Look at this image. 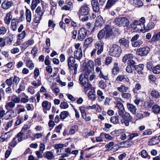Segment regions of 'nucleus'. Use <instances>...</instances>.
<instances>
[{
	"label": "nucleus",
	"mask_w": 160,
	"mask_h": 160,
	"mask_svg": "<svg viewBox=\"0 0 160 160\" xmlns=\"http://www.w3.org/2000/svg\"><path fill=\"white\" fill-rule=\"evenodd\" d=\"M19 78L15 76L13 77H11L6 80L7 84L9 86L6 89V92L7 93L12 92V89L11 88L12 85V88L13 90L16 89L18 84L19 82Z\"/></svg>",
	"instance_id": "f257e3e1"
},
{
	"label": "nucleus",
	"mask_w": 160,
	"mask_h": 160,
	"mask_svg": "<svg viewBox=\"0 0 160 160\" xmlns=\"http://www.w3.org/2000/svg\"><path fill=\"white\" fill-rule=\"evenodd\" d=\"M114 22L116 25L119 27H128L129 24L128 19L125 17H117L115 18Z\"/></svg>",
	"instance_id": "f03ea898"
},
{
	"label": "nucleus",
	"mask_w": 160,
	"mask_h": 160,
	"mask_svg": "<svg viewBox=\"0 0 160 160\" xmlns=\"http://www.w3.org/2000/svg\"><path fill=\"white\" fill-rule=\"evenodd\" d=\"M131 26L133 28L134 31L136 32H141L145 29L144 24L140 23V22L137 20H135L132 22Z\"/></svg>",
	"instance_id": "7ed1b4c3"
},
{
	"label": "nucleus",
	"mask_w": 160,
	"mask_h": 160,
	"mask_svg": "<svg viewBox=\"0 0 160 160\" xmlns=\"http://www.w3.org/2000/svg\"><path fill=\"white\" fill-rule=\"evenodd\" d=\"M121 52V48L116 44H114L109 49V52L111 56L118 57Z\"/></svg>",
	"instance_id": "20e7f679"
},
{
	"label": "nucleus",
	"mask_w": 160,
	"mask_h": 160,
	"mask_svg": "<svg viewBox=\"0 0 160 160\" xmlns=\"http://www.w3.org/2000/svg\"><path fill=\"white\" fill-rule=\"evenodd\" d=\"M79 80L80 84L84 87V92H86L91 88V85L88 82V80L83 78L82 75L80 76Z\"/></svg>",
	"instance_id": "39448f33"
},
{
	"label": "nucleus",
	"mask_w": 160,
	"mask_h": 160,
	"mask_svg": "<svg viewBox=\"0 0 160 160\" xmlns=\"http://www.w3.org/2000/svg\"><path fill=\"white\" fill-rule=\"evenodd\" d=\"M122 116H120L123 119L122 120L121 122L122 124L128 126L129 125V122L132 121V118L128 112H126Z\"/></svg>",
	"instance_id": "423d86ee"
},
{
	"label": "nucleus",
	"mask_w": 160,
	"mask_h": 160,
	"mask_svg": "<svg viewBox=\"0 0 160 160\" xmlns=\"http://www.w3.org/2000/svg\"><path fill=\"white\" fill-rule=\"evenodd\" d=\"M150 50V48L148 46L140 48L137 49L136 53L139 56H145L148 53Z\"/></svg>",
	"instance_id": "0eeeda50"
},
{
	"label": "nucleus",
	"mask_w": 160,
	"mask_h": 160,
	"mask_svg": "<svg viewBox=\"0 0 160 160\" xmlns=\"http://www.w3.org/2000/svg\"><path fill=\"white\" fill-rule=\"evenodd\" d=\"M87 34V30L84 28H81L78 31V38L79 40L82 41L86 37Z\"/></svg>",
	"instance_id": "6e6552de"
},
{
	"label": "nucleus",
	"mask_w": 160,
	"mask_h": 160,
	"mask_svg": "<svg viewBox=\"0 0 160 160\" xmlns=\"http://www.w3.org/2000/svg\"><path fill=\"white\" fill-rule=\"evenodd\" d=\"M116 107H117L118 111V112L120 116H122L126 112H125V109L123 104L120 102H117Z\"/></svg>",
	"instance_id": "1a4fd4ad"
},
{
	"label": "nucleus",
	"mask_w": 160,
	"mask_h": 160,
	"mask_svg": "<svg viewBox=\"0 0 160 160\" xmlns=\"http://www.w3.org/2000/svg\"><path fill=\"white\" fill-rule=\"evenodd\" d=\"M89 8L86 5L82 6L80 8L79 13L80 16L87 15L89 13Z\"/></svg>",
	"instance_id": "9d476101"
},
{
	"label": "nucleus",
	"mask_w": 160,
	"mask_h": 160,
	"mask_svg": "<svg viewBox=\"0 0 160 160\" xmlns=\"http://www.w3.org/2000/svg\"><path fill=\"white\" fill-rule=\"evenodd\" d=\"M104 43L101 41L97 42L95 44V49H98L97 54L100 55L103 51Z\"/></svg>",
	"instance_id": "9b49d317"
},
{
	"label": "nucleus",
	"mask_w": 160,
	"mask_h": 160,
	"mask_svg": "<svg viewBox=\"0 0 160 160\" xmlns=\"http://www.w3.org/2000/svg\"><path fill=\"white\" fill-rule=\"evenodd\" d=\"M134 143L131 140L127 139V140L118 143V146L121 148H128L130 147Z\"/></svg>",
	"instance_id": "f8f14e48"
},
{
	"label": "nucleus",
	"mask_w": 160,
	"mask_h": 160,
	"mask_svg": "<svg viewBox=\"0 0 160 160\" xmlns=\"http://www.w3.org/2000/svg\"><path fill=\"white\" fill-rule=\"evenodd\" d=\"M105 32V38H108L110 37L113 34L111 27L108 25H106L104 28Z\"/></svg>",
	"instance_id": "ddd939ff"
},
{
	"label": "nucleus",
	"mask_w": 160,
	"mask_h": 160,
	"mask_svg": "<svg viewBox=\"0 0 160 160\" xmlns=\"http://www.w3.org/2000/svg\"><path fill=\"white\" fill-rule=\"evenodd\" d=\"M85 70L88 74L94 70V63L92 61L90 60L87 63Z\"/></svg>",
	"instance_id": "4468645a"
},
{
	"label": "nucleus",
	"mask_w": 160,
	"mask_h": 160,
	"mask_svg": "<svg viewBox=\"0 0 160 160\" xmlns=\"http://www.w3.org/2000/svg\"><path fill=\"white\" fill-rule=\"evenodd\" d=\"M91 4L93 10L95 12H98L99 11V6L98 0H92Z\"/></svg>",
	"instance_id": "2eb2a0df"
},
{
	"label": "nucleus",
	"mask_w": 160,
	"mask_h": 160,
	"mask_svg": "<svg viewBox=\"0 0 160 160\" xmlns=\"http://www.w3.org/2000/svg\"><path fill=\"white\" fill-rule=\"evenodd\" d=\"M52 151L54 152V150H52V151H46L43 154L44 157L48 159H52L54 158V155Z\"/></svg>",
	"instance_id": "dca6fc26"
},
{
	"label": "nucleus",
	"mask_w": 160,
	"mask_h": 160,
	"mask_svg": "<svg viewBox=\"0 0 160 160\" xmlns=\"http://www.w3.org/2000/svg\"><path fill=\"white\" fill-rule=\"evenodd\" d=\"M118 42L121 46L123 45L127 48L129 47V42L128 40L124 38H122L120 39Z\"/></svg>",
	"instance_id": "f3484780"
},
{
	"label": "nucleus",
	"mask_w": 160,
	"mask_h": 160,
	"mask_svg": "<svg viewBox=\"0 0 160 160\" xmlns=\"http://www.w3.org/2000/svg\"><path fill=\"white\" fill-rule=\"evenodd\" d=\"M12 4V3L11 2L5 0L2 4V8L4 9H7L10 8Z\"/></svg>",
	"instance_id": "a211bd4d"
},
{
	"label": "nucleus",
	"mask_w": 160,
	"mask_h": 160,
	"mask_svg": "<svg viewBox=\"0 0 160 160\" xmlns=\"http://www.w3.org/2000/svg\"><path fill=\"white\" fill-rule=\"evenodd\" d=\"M74 58L78 59L80 60L82 57V52L81 49L79 48L74 52Z\"/></svg>",
	"instance_id": "6ab92c4d"
},
{
	"label": "nucleus",
	"mask_w": 160,
	"mask_h": 160,
	"mask_svg": "<svg viewBox=\"0 0 160 160\" xmlns=\"http://www.w3.org/2000/svg\"><path fill=\"white\" fill-rule=\"evenodd\" d=\"M145 94L143 92H142L138 94V96L137 99L134 100V102L136 104L138 105L140 101H142L144 99V97L145 96Z\"/></svg>",
	"instance_id": "aec40b11"
},
{
	"label": "nucleus",
	"mask_w": 160,
	"mask_h": 160,
	"mask_svg": "<svg viewBox=\"0 0 160 160\" xmlns=\"http://www.w3.org/2000/svg\"><path fill=\"white\" fill-rule=\"evenodd\" d=\"M42 106L43 110H49L51 108V103L47 101H43L42 103Z\"/></svg>",
	"instance_id": "412c9836"
},
{
	"label": "nucleus",
	"mask_w": 160,
	"mask_h": 160,
	"mask_svg": "<svg viewBox=\"0 0 160 160\" xmlns=\"http://www.w3.org/2000/svg\"><path fill=\"white\" fill-rule=\"evenodd\" d=\"M127 107L128 110L133 114H136L137 110L136 108L133 105L129 103H127Z\"/></svg>",
	"instance_id": "4be33fe9"
},
{
	"label": "nucleus",
	"mask_w": 160,
	"mask_h": 160,
	"mask_svg": "<svg viewBox=\"0 0 160 160\" xmlns=\"http://www.w3.org/2000/svg\"><path fill=\"white\" fill-rule=\"evenodd\" d=\"M114 67L112 70V73L114 75H117L120 71V68L118 67V63L115 62L113 64Z\"/></svg>",
	"instance_id": "5701e85b"
},
{
	"label": "nucleus",
	"mask_w": 160,
	"mask_h": 160,
	"mask_svg": "<svg viewBox=\"0 0 160 160\" xmlns=\"http://www.w3.org/2000/svg\"><path fill=\"white\" fill-rule=\"evenodd\" d=\"M144 66V64H141L138 65H137L135 69L136 70L138 74L142 75L143 74V72L142 71L143 69Z\"/></svg>",
	"instance_id": "b1692460"
},
{
	"label": "nucleus",
	"mask_w": 160,
	"mask_h": 160,
	"mask_svg": "<svg viewBox=\"0 0 160 160\" xmlns=\"http://www.w3.org/2000/svg\"><path fill=\"white\" fill-rule=\"evenodd\" d=\"M18 22V21L15 19H12L11 22V28L13 31H16L17 28Z\"/></svg>",
	"instance_id": "393cba45"
},
{
	"label": "nucleus",
	"mask_w": 160,
	"mask_h": 160,
	"mask_svg": "<svg viewBox=\"0 0 160 160\" xmlns=\"http://www.w3.org/2000/svg\"><path fill=\"white\" fill-rule=\"evenodd\" d=\"M15 105V103L12 101L6 103L5 107L7 110L10 111L14 108Z\"/></svg>",
	"instance_id": "a878e982"
},
{
	"label": "nucleus",
	"mask_w": 160,
	"mask_h": 160,
	"mask_svg": "<svg viewBox=\"0 0 160 160\" xmlns=\"http://www.w3.org/2000/svg\"><path fill=\"white\" fill-rule=\"evenodd\" d=\"M11 136L9 132H8L2 134L0 138L2 140V142H3L9 138Z\"/></svg>",
	"instance_id": "bb28decb"
},
{
	"label": "nucleus",
	"mask_w": 160,
	"mask_h": 160,
	"mask_svg": "<svg viewBox=\"0 0 160 160\" xmlns=\"http://www.w3.org/2000/svg\"><path fill=\"white\" fill-rule=\"evenodd\" d=\"M75 58L72 56H70L68 59V67L70 68L73 67V65L75 62Z\"/></svg>",
	"instance_id": "cd10ccee"
},
{
	"label": "nucleus",
	"mask_w": 160,
	"mask_h": 160,
	"mask_svg": "<svg viewBox=\"0 0 160 160\" xmlns=\"http://www.w3.org/2000/svg\"><path fill=\"white\" fill-rule=\"evenodd\" d=\"M104 23L103 19L100 16H98L96 18L95 25L96 26H101Z\"/></svg>",
	"instance_id": "c85d7f7f"
},
{
	"label": "nucleus",
	"mask_w": 160,
	"mask_h": 160,
	"mask_svg": "<svg viewBox=\"0 0 160 160\" xmlns=\"http://www.w3.org/2000/svg\"><path fill=\"white\" fill-rule=\"evenodd\" d=\"M72 3L71 2H68L62 8V9L65 10H69L72 9Z\"/></svg>",
	"instance_id": "c756f323"
},
{
	"label": "nucleus",
	"mask_w": 160,
	"mask_h": 160,
	"mask_svg": "<svg viewBox=\"0 0 160 160\" xmlns=\"http://www.w3.org/2000/svg\"><path fill=\"white\" fill-rule=\"evenodd\" d=\"M133 55L131 53H129L125 54L123 57L122 61L124 63H125L127 61L129 60H131L133 57Z\"/></svg>",
	"instance_id": "7c9ffc66"
},
{
	"label": "nucleus",
	"mask_w": 160,
	"mask_h": 160,
	"mask_svg": "<svg viewBox=\"0 0 160 160\" xmlns=\"http://www.w3.org/2000/svg\"><path fill=\"white\" fill-rule=\"evenodd\" d=\"M143 41L141 39H138L131 43L132 46L134 47H139L143 44Z\"/></svg>",
	"instance_id": "2f4dec72"
},
{
	"label": "nucleus",
	"mask_w": 160,
	"mask_h": 160,
	"mask_svg": "<svg viewBox=\"0 0 160 160\" xmlns=\"http://www.w3.org/2000/svg\"><path fill=\"white\" fill-rule=\"evenodd\" d=\"M26 16L27 21L30 22L31 20L32 13L30 10L28 9H26Z\"/></svg>",
	"instance_id": "473e14b6"
},
{
	"label": "nucleus",
	"mask_w": 160,
	"mask_h": 160,
	"mask_svg": "<svg viewBox=\"0 0 160 160\" xmlns=\"http://www.w3.org/2000/svg\"><path fill=\"white\" fill-rule=\"evenodd\" d=\"M117 1V0H108L105 8L108 9L110 8Z\"/></svg>",
	"instance_id": "72a5a7b5"
},
{
	"label": "nucleus",
	"mask_w": 160,
	"mask_h": 160,
	"mask_svg": "<svg viewBox=\"0 0 160 160\" xmlns=\"http://www.w3.org/2000/svg\"><path fill=\"white\" fill-rule=\"evenodd\" d=\"M26 66L30 70L33 69L34 67V65L32 61L31 60H27L26 62Z\"/></svg>",
	"instance_id": "f704fd0d"
},
{
	"label": "nucleus",
	"mask_w": 160,
	"mask_h": 160,
	"mask_svg": "<svg viewBox=\"0 0 160 160\" xmlns=\"http://www.w3.org/2000/svg\"><path fill=\"white\" fill-rule=\"evenodd\" d=\"M34 43V41L33 40H29L23 43L22 47L25 48H27L29 46L32 45Z\"/></svg>",
	"instance_id": "c9c22d12"
},
{
	"label": "nucleus",
	"mask_w": 160,
	"mask_h": 160,
	"mask_svg": "<svg viewBox=\"0 0 160 160\" xmlns=\"http://www.w3.org/2000/svg\"><path fill=\"white\" fill-rule=\"evenodd\" d=\"M160 40V32L158 33H154L152 38V42H154L155 41H158Z\"/></svg>",
	"instance_id": "e433bc0d"
},
{
	"label": "nucleus",
	"mask_w": 160,
	"mask_h": 160,
	"mask_svg": "<svg viewBox=\"0 0 160 160\" xmlns=\"http://www.w3.org/2000/svg\"><path fill=\"white\" fill-rule=\"evenodd\" d=\"M105 36V32L104 29L101 30L98 34V37L99 40L102 39Z\"/></svg>",
	"instance_id": "4c0bfd02"
},
{
	"label": "nucleus",
	"mask_w": 160,
	"mask_h": 160,
	"mask_svg": "<svg viewBox=\"0 0 160 160\" xmlns=\"http://www.w3.org/2000/svg\"><path fill=\"white\" fill-rule=\"evenodd\" d=\"M78 129V126L77 125H75L72 126L69 131L70 134H72L77 132Z\"/></svg>",
	"instance_id": "58836bf2"
},
{
	"label": "nucleus",
	"mask_w": 160,
	"mask_h": 160,
	"mask_svg": "<svg viewBox=\"0 0 160 160\" xmlns=\"http://www.w3.org/2000/svg\"><path fill=\"white\" fill-rule=\"evenodd\" d=\"M97 94L98 97V99L99 101H101L105 98V97L103 95V93L101 90H98Z\"/></svg>",
	"instance_id": "ea45409f"
},
{
	"label": "nucleus",
	"mask_w": 160,
	"mask_h": 160,
	"mask_svg": "<svg viewBox=\"0 0 160 160\" xmlns=\"http://www.w3.org/2000/svg\"><path fill=\"white\" fill-rule=\"evenodd\" d=\"M152 110L154 113H159L160 112V107L157 105H154L152 107Z\"/></svg>",
	"instance_id": "a19ab883"
},
{
	"label": "nucleus",
	"mask_w": 160,
	"mask_h": 160,
	"mask_svg": "<svg viewBox=\"0 0 160 160\" xmlns=\"http://www.w3.org/2000/svg\"><path fill=\"white\" fill-rule=\"evenodd\" d=\"M158 142L157 137H153L148 142L149 145H155Z\"/></svg>",
	"instance_id": "79ce46f5"
},
{
	"label": "nucleus",
	"mask_w": 160,
	"mask_h": 160,
	"mask_svg": "<svg viewBox=\"0 0 160 160\" xmlns=\"http://www.w3.org/2000/svg\"><path fill=\"white\" fill-rule=\"evenodd\" d=\"M151 95L152 96L156 98H159L160 96L159 92L155 90L152 91Z\"/></svg>",
	"instance_id": "37998d69"
},
{
	"label": "nucleus",
	"mask_w": 160,
	"mask_h": 160,
	"mask_svg": "<svg viewBox=\"0 0 160 160\" xmlns=\"http://www.w3.org/2000/svg\"><path fill=\"white\" fill-rule=\"evenodd\" d=\"M36 14H35L40 15L42 16L44 14V12L40 6H38L35 10Z\"/></svg>",
	"instance_id": "c03bdc74"
},
{
	"label": "nucleus",
	"mask_w": 160,
	"mask_h": 160,
	"mask_svg": "<svg viewBox=\"0 0 160 160\" xmlns=\"http://www.w3.org/2000/svg\"><path fill=\"white\" fill-rule=\"evenodd\" d=\"M152 72L155 74H159L160 73V65H158L154 67Z\"/></svg>",
	"instance_id": "a18cd8bd"
},
{
	"label": "nucleus",
	"mask_w": 160,
	"mask_h": 160,
	"mask_svg": "<svg viewBox=\"0 0 160 160\" xmlns=\"http://www.w3.org/2000/svg\"><path fill=\"white\" fill-rule=\"evenodd\" d=\"M119 116H114L111 117L110 121L114 124H117L119 122Z\"/></svg>",
	"instance_id": "49530a36"
},
{
	"label": "nucleus",
	"mask_w": 160,
	"mask_h": 160,
	"mask_svg": "<svg viewBox=\"0 0 160 160\" xmlns=\"http://www.w3.org/2000/svg\"><path fill=\"white\" fill-rule=\"evenodd\" d=\"M69 115V113L68 111H63L61 112L60 115V118L62 119H65Z\"/></svg>",
	"instance_id": "de8ad7c7"
},
{
	"label": "nucleus",
	"mask_w": 160,
	"mask_h": 160,
	"mask_svg": "<svg viewBox=\"0 0 160 160\" xmlns=\"http://www.w3.org/2000/svg\"><path fill=\"white\" fill-rule=\"evenodd\" d=\"M155 26V24L154 22H149L147 24L146 27H145V30H146L148 31L149 30L153 28Z\"/></svg>",
	"instance_id": "09e8293b"
},
{
	"label": "nucleus",
	"mask_w": 160,
	"mask_h": 160,
	"mask_svg": "<svg viewBox=\"0 0 160 160\" xmlns=\"http://www.w3.org/2000/svg\"><path fill=\"white\" fill-rule=\"evenodd\" d=\"M37 0H32L31 4V9L32 11L34 10L37 6Z\"/></svg>",
	"instance_id": "8fccbe9b"
},
{
	"label": "nucleus",
	"mask_w": 160,
	"mask_h": 160,
	"mask_svg": "<svg viewBox=\"0 0 160 160\" xmlns=\"http://www.w3.org/2000/svg\"><path fill=\"white\" fill-rule=\"evenodd\" d=\"M25 87L23 84H21L20 85L19 88L17 89H15V92L18 93H19L22 91L25 90Z\"/></svg>",
	"instance_id": "3c124183"
},
{
	"label": "nucleus",
	"mask_w": 160,
	"mask_h": 160,
	"mask_svg": "<svg viewBox=\"0 0 160 160\" xmlns=\"http://www.w3.org/2000/svg\"><path fill=\"white\" fill-rule=\"evenodd\" d=\"M135 62L132 60H129L128 61V65L130 66H131V67H133L134 68L137 66Z\"/></svg>",
	"instance_id": "603ef678"
},
{
	"label": "nucleus",
	"mask_w": 160,
	"mask_h": 160,
	"mask_svg": "<svg viewBox=\"0 0 160 160\" xmlns=\"http://www.w3.org/2000/svg\"><path fill=\"white\" fill-rule=\"evenodd\" d=\"M42 16L38 15L36 14L35 15V18L34 20V21L35 23H38L40 22V21L42 19Z\"/></svg>",
	"instance_id": "864d4df0"
},
{
	"label": "nucleus",
	"mask_w": 160,
	"mask_h": 160,
	"mask_svg": "<svg viewBox=\"0 0 160 160\" xmlns=\"http://www.w3.org/2000/svg\"><path fill=\"white\" fill-rule=\"evenodd\" d=\"M118 90L120 92H124L128 90V88L124 87L123 85H121L120 87L117 88Z\"/></svg>",
	"instance_id": "5fc2aeb1"
},
{
	"label": "nucleus",
	"mask_w": 160,
	"mask_h": 160,
	"mask_svg": "<svg viewBox=\"0 0 160 160\" xmlns=\"http://www.w3.org/2000/svg\"><path fill=\"white\" fill-rule=\"evenodd\" d=\"M147 67L148 70L152 71L154 68L153 62H148L147 63Z\"/></svg>",
	"instance_id": "6e6d98bb"
},
{
	"label": "nucleus",
	"mask_w": 160,
	"mask_h": 160,
	"mask_svg": "<svg viewBox=\"0 0 160 160\" xmlns=\"http://www.w3.org/2000/svg\"><path fill=\"white\" fill-rule=\"evenodd\" d=\"M121 95L123 98L127 99H128L131 98V94L129 93L122 92Z\"/></svg>",
	"instance_id": "4d7b16f0"
},
{
	"label": "nucleus",
	"mask_w": 160,
	"mask_h": 160,
	"mask_svg": "<svg viewBox=\"0 0 160 160\" xmlns=\"http://www.w3.org/2000/svg\"><path fill=\"white\" fill-rule=\"evenodd\" d=\"M32 84L34 86L35 88H37L41 84V82L40 80H38L37 81H34L32 83Z\"/></svg>",
	"instance_id": "13d9d810"
},
{
	"label": "nucleus",
	"mask_w": 160,
	"mask_h": 160,
	"mask_svg": "<svg viewBox=\"0 0 160 160\" xmlns=\"http://www.w3.org/2000/svg\"><path fill=\"white\" fill-rule=\"evenodd\" d=\"M11 101L14 103H18L20 102V99L19 98L15 95L14 97L12 98L11 99Z\"/></svg>",
	"instance_id": "bf43d9fd"
},
{
	"label": "nucleus",
	"mask_w": 160,
	"mask_h": 160,
	"mask_svg": "<svg viewBox=\"0 0 160 160\" xmlns=\"http://www.w3.org/2000/svg\"><path fill=\"white\" fill-rule=\"evenodd\" d=\"M68 105L67 103L66 102H61L60 107L62 109H65L68 107Z\"/></svg>",
	"instance_id": "052dcab7"
},
{
	"label": "nucleus",
	"mask_w": 160,
	"mask_h": 160,
	"mask_svg": "<svg viewBox=\"0 0 160 160\" xmlns=\"http://www.w3.org/2000/svg\"><path fill=\"white\" fill-rule=\"evenodd\" d=\"M7 31V29L4 27H0V35H3L5 34Z\"/></svg>",
	"instance_id": "680f3d73"
},
{
	"label": "nucleus",
	"mask_w": 160,
	"mask_h": 160,
	"mask_svg": "<svg viewBox=\"0 0 160 160\" xmlns=\"http://www.w3.org/2000/svg\"><path fill=\"white\" fill-rule=\"evenodd\" d=\"M112 59L111 57H107L106 58L105 64L106 65L110 64L112 61Z\"/></svg>",
	"instance_id": "e2e57ef3"
},
{
	"label": "nucleus",
	"mask_w": 160,
	"mask_h": 160,
	"mask_svg": "<svg viewBox=\"0 0 160 160\" xmlns=\"http://www.w3.org/2000/svg\"><path fill=\"white\" fill-rule=\"evenodd\" d=\"M138 134L137 133H132L128 136V140H131L134 137H138Z\"/></svg>",
	"instance_id": "0e129e2a"
},
{
	"label": "nucleus",
	"mask_w": 160,
	"mask_h": 160,
	"mask_svg": "<svg viewBox=\"0 0 160 160\" xmlns=\"http://www.w3.org/2000/svg\"><path fill=\"white\" fill-rule=\"evenodd\" d=\"M141 155L142 158H147L148 156L146 150L144 149L141 152Z\"/></svg>",
	"instance_id": "69168bd1"
},
{
	"label": "nucleus",
	"mask_w": 160,
	"mask_h": 160,
	"mask_svg": "<svg viewBox=\"0 0 160 160\" xmlns=\"http://www.w3.org/2000/svg\"><path fill=\"white\" fill-rule=\"evenodd\" d=\"M116 80L118 81H125L126 80V78L123 75H119L117 78Z\"/></svg>",
	"instance_id": "338daca9"
},
{
	"label": "nucleus",
	"mask_w": 160,
	"mask_h": 160,
	"mask_svg": "<svg viewBox=\"0 0 160 160\" xmlns=\"http://www.w3.org/2000/svg\"><path fill=\"white\" fill-rule=\"evenodd\" d=\"M26 36V32L25 31H23L18 36V38L19 40H21L24 38Z\"/></svg>",
	"instance_id": "774afa93"
}]
</instances>
